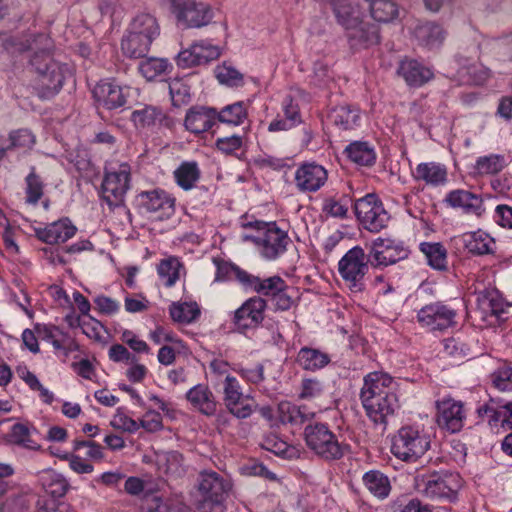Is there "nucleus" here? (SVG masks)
Segmentation results:
<instances>
[{"mask_svg": "<svg viewBox=\"0 0 512 512\" xmlns=\"http://www.w3.org/2000/svg\"><path fill=\"white\" fill-rule=\"evenodd\" d=\"M391 376L381 373H369L364 378V385L360 392V399L368 418L383 428L388 423V417L393 416L399 408V401L396 393L392 391Z\"/></svg>", "mask_w": 512, "mask_h": 512, "instance_id": "1", "label": "nucleus"}, {"mask_svg": "<svg viewBox=\"0 0 512 512\" xmlns=\"http://www.w3.org/2000/svg\"><path fill=\"white\" fill-rule=\"evenodd\" d=\"M30 65L39 75L38 87L45 98L58 93L71 73L68 65L56 61L47 49L35 52L30 59Z\"/></svg>", "mask_w": 512, "mask_h": 512, "instance_id": "2", "label": "nucleus"}, {"mask_svg": "<svg viewBox=\"0 0 512 512\" xmlns=\"http://www.w3.org/2000/svg\"><path fill=\"white\" fill-rule=\"evenodd\" d=\"M306 445L325 461L341 459L349 446L338 441L336 435L324 423L309 424L304 429Z\"/></svg>", "mask_w": 512, "mask_h": 512, "instance_id": "3", "label": "nucleus"}, {"mask_svg": "<svg viewBox=\"0 0 512 512\" xmlns=\"http://www.w3.org/2000/svg\"><path fill=\"white\" fill-rule=\"evenodd\" d=\"M430 443L429 435L405 426L393 437L391 452L402 461L415 462L427 452Z\"/></svg>", "mask_w": 512, "mask_h": 512, "instance_id": "4", "label": "nucleus"}, {"mask_svg": "<svg viewBox=\"0 0 512 512\" xmlns=\"http://www.w3.org/2000/svg\"><path fill=\"white\" fill-rule=\"evenodd\" d=\"M371 264L370 253L365 254L360 246L348 250L338 263V271L352 292H362L365 289L364 278Z\"/></svg>", "mask_w": 512, "mask_h": 512, "instance_id": "5", "label": "nucleus"}, {"mask_svg": "<svg viewBox=\"0 0 512 512\" xmlns=\"http://www.w3.org/2000/svg\"><path fill=\"white\" fill-rule=\"evenodd\" d=\"M172 12L177 20L187 28H200L208 25L213 17L209 5L196 0H170Z\"/></svg>", "mask_w": 512, "mask_h": 512, "instance_id": "6", "label": "nucleus"}, {"mask_svg": "<svg viewBox=\"0 0 512 512\" xmlns=\"http://www.w3.org/2000/svg\"><path fill=\"white\" fill-rule=\"evenodd\" d=\"M456 311L442 302L430 303L417 313L418 322L429 329L443 331L456 324Z\"/></svg>", "mask_w": 512, "mask_h": 512, "instance_id": "7", "label": "nucleus"}, {"mask_svg": "<svg viewBox=\"0 0 512 512\" xmlns=\"http://www.w3.org/2000/svg\"><path fill=\"white\" fill-rule=\"evenodd\" d=\"M371 265L374 267L393 265L408 257L409 251L402 243L378 238L370 246Z\"/></svg>", "mask_w": 512, "mask_h": 512, "instance_id": "8", "label": "nucleus"}, {"mask_svg": "<svg viewBox=\"0 0 512 512\" xmlns=\"http://www.w3.org/2000/svg\"><path fill=\"white\" fill-rule=\"evenodd\" d=\"M128 164H122L120 170L106 173L102 182L103 199L110 205H118L129 189L130 170Z\"/></svg>", "mask_w": 512, "mask_h": 512, "instance_id": "9", "label": "nucleus"}, {"mask_svg": "<svg viewBox=\"0 0 512 512\" xmlns=\"http://www.w3.org/2000/svg\"><path fill=\"white\" fill-rule=\"evenodd\" d=\"M198 488L203 497V503L208 504L209 509H213L222 504L231 485L218 473L209 472L201 474Z\"/></svg>", "mask_w": 512, "mask_h": 512, "instance_id": "10", "label": "nucleus"}, {"mask_svg": "<svg viewBox=\"0 0 512 512\" xmlns=\"http://www.w3.org/2000/svg\"><path fill=\"white\" fill-rule=\"evenodd\" d=\"M436 408V421L441 428L452 433L461 430L464 419L463 405L461 402L451 398L443 399L436 402Z\"/></svg>", "mask_w": 512, "mask_h": 512, "instance_id": "11", "label": "nucleus"}, {"mask_svg": "<svg viewBox=\"0 0 512 512\" xmlns=\"http://www.w3.org/2000/svg\"><path fill=\"white\" fill-rule=\"evenodd\" d=\"M266 301L260 297L247 300L234 313V323L240 330L257 327L264 319Z\"/></svg>", "mask_w": 512, "mask_h": 512, "instance_id": "12", "label": "nucleus"}, {"mask_svg": "<svg viewBox=\"0 0 512 512\" xmlns=\"http://www.w3.org/2000/svg\"><path fill=\"white\" fill-rule=\"evenodd\" d=\"M327 170L314 162L302 164L296 171L295 182L299 190L315 192L327 181Z\"/></svg>", "mask_w": 512, "mask_h": 512, "instance_id": "13", "label": "nucleus"}, {"mask_svg": "<svg viewBox=\"0 0 512 512\" xmlns=\"http://www.w3.org/2000/svg\"><path fill=\"white\" fill-rule=\"evenodd\" d=\"M352 48H369L381 42V31L378 24L362 18L357 25L346 33Z\"/></svg>", "mask_w": 512, "mask_h": 512, "instance_id": "14", "label": "nucleus"}, {"mask_svg": "<svg viewBox=\"0 0 512 512\" xmlns=\"http://www.w3.org/2000/svg\"><path fill=\"white\" fill-rule=\"evenodd\" d=\"M445 202L452 208H460L465 214L481 217L485 212L481 195L464 189L449 192Z\"/></svg>", "mask_w": 512, "mask_h": 512, "instance_id": "15", "label": "nucleus"}, {"mask_svg": "<svg viewBox=\"0 0 512 512\" xmlns=\"http://www.w3.org/2000/svg\"><path fill=\"white\" fill-rule=\"evenodd\" d=\"M289 242L287 232L278 228L275 222L261 236V255L268 260H274L286 251Z\"/></svg>", "mask_w": 512, "mask_h": 512, "instance_id": "16", "label": "nucleus"}, {"mask_svg": "<svg viewBox=\"0 0 512 512\" xmlns=\"http://www.w3.org/2000/svg\"><path fill=\"white\" fill-rule=\"evenodd\" d=\"M217 109L207 106H193L188 109L184 126L194 134H201L210 130L216 123Z\"/></svg>", "mask_w": 512, "mask_h": 512, "instance_id": "17", "label": "nucleus"}, {"mask_svg": "<svg viewBox=\"0 0 512 512\" xmlns=\"http://www.w3.org/2000/svg\"><path fill=\"white\" fill-rule=\"evenodd\" d=\"M92 93L98 105L108 110L120 108L126 103L123 88L110 82L98 83Z\"/></svg>", "mask_w": 512, "mask_h": 512, "instance_id": "18", "label": "nucleus"}, {"mask_svg": "<svg viewBox=\"0 0 512 512\" xmlns=\"http://www.w3.org/2000/svg\"><path fill=\"white\" fill-rule=\"evenodd\" d=\"M397 72L409 86L414 87L424 85L434 76L430 68L415 59L408 58L400 62Z\"/></svg>", "mask_w": 512, "mask_h": 512, "instance_id": "19", "label": "nucleus"}, {"mask_svg": "<svg viewBox=\"0 0 512 512\" xmlns=\"http://www.w3.org/2000/svg\"><path fill=\"white\" fill-rule=\"evenodd\" d=\"M454 477L451 474L433 473L425 484V494L431 498L448 499L452 501L456 498V488L452 485Z\"/></svg>", "mask_w": 512, "mask_h": 512, "instance_id": "20", "label": "nucleus"}, {"mask_svg": "<svg viewBox=\"0 0 512 512\" xmlns=\"http://www.w3.org/2000/svg\"><path fill=\"white\" fill-rule=\"evenodd\" d=\"M445 29L436 22H425L414 28L413 35L418 44L429 49L440 47L446 38Z\"/></svg>", "mask_w": 512, "mask_h": 512, "instance_id": "21", "label": "nucleus"}, {"mask_svg": "<svg viewBox=\"0 0 512 512\" xmlns=\"http://www.w3.org/2000/svg\"><path fill=\"white\" fill-rule=\"evenodd\" d=\"M186 399L202 414L212 416L216 413L217 402L212 391L207 385L197 384L186 393Z\"/></svg>", "mask_w": 512, "mask_h": 512, "instance_id": "22", "label": "nucleus"}, {"mask_svg": "<svg viewBox=\"0 0 512 512\" xmlns=\"http://www.w3.org/2000/svg\"><path fill=\"white\" fill-rule=\"evenodd\" d=\"M331 6L337 23L345 29L346 33L364 18L361 8L348 0H338Z\"/></svg>", "mask_w": 512, "mask_h": 512, "instance_id": "23", "label": "nucleus"}, {"mask_svg": "<svg viewBox=\"0 0 512 512\" xmlns=\"http://www.w3.org/2000/svg\"><path fill=\"white\" fill-rule=\"evenodd\" d=\"M39 240L47 244L63 243L74 236L76 227L67 221H57L46 228L35 230Z\"/></svg>", "mask_w": 512, "mask_h": 512, "instance_id": "24", "label": "nucleus"}, {"mask_svg": "<svg viewBox=\"0 0 512 512\" xmlns=\"http://www.w3.org/2000/svg\"><path fill=\"white\" fill-rule=\"evenodd\" d=\"M131 119L136 125L142 127L156 124L166 128H172L174 126L172 118L168 117L161 109L153 106H146L143 109L133 111Z\"/></svg>", "mask_w": 512, "mask_h": 512, "instance_id": "25", "label": "nucleus"}, {"mask_svg": "<svg viewBox=\"0 0 512 512\" xmlns=\"http://www.w3.org/2000/svg\"><path fill=\"white\" fill-rule=\"evenodd\" d=\"M128 30L154 41L160 35L157 18L147 12H141L132 18Z\"/></svg>", "mask_w": 512, "mask_h": 512, "instance_id": "26", "label": "nucleus"}, {"mask_svg": "<svg viewBox=\"0 0 512 512\" xmlns=\"http://www.w3.org/2000/svg\"><path fill=\"white\" fill-rule=\"evenodd\" d=\"M460 49L461 51L456 55L458 62L462 65L458 70L459 76L468 84L482 85L489 77L488 69L476 64H462V62L466 61L468 58L466 57L468 49L465 47H461Z\"/></svg>", "mask_w": 512, "mask_h": 512, "instance_id": "27", "label": "nucleus"}, {"mask_svg": "<svg viewBox=\"0 0 512 512\" xmlns=\"http://www.w3.org/2000/svg\"><path fill=\"white\" fill-rule=\"evenodd\" d=\"M414 178L424 181L427 185H442L447 180V170L444 165L435 162H425L417 165Z\"/></svg>", "mask_w": 512, "mask_h": 512, "instance_id": "28", "label": "nucleus"}, {"mask_svg": "<svg viewBox=\"0 0 512 512\" xmlns=\"http://www.w3.org/2000/svg\"><path fill=\"white\" fill-rule=\"evenodd\" d=\"M153 41L146 37L140 36L130 30L122 39L121 49L129 58L139 59L146 57Z\"/></svg>", "mask_w": 512, "mask_h": 512, "instance_id": "29", "label": "nucleus"}, {"mask_svg": "<svg viewBox=\"0 0 512 512\" xmlns=\"http://www.w3.org/2000/svg\"><path fill=\"white\" fill-rule=\"evenodd\" d=\"M296 362L308 371H315L325 367L330 362L328 354L310 347H303L297 354Z\"/></svg>", "mask_w": 512, "mask_h": 512, "instance_id": "30", "label": "nucleus"}, {"mask_svg": "<svg viewBox=\"0 0 512 512\" xmlns=\"http://www.w3.org/2000/svg\"><path fill=\"white\" fill-rule=\"evenodd\" d=\"M463 243L469 253L473 255L481 256L494 252L492 247L495 244L494 239L481 231L464 235Z\"/></svg>", "mask_w": 512, "mask_h": 512, "instance_id": "31", "label": "nucleus"}, {"mask_svg": "<svg viewBox=\"0 0 512 512\" xmlns=\"http://www.w3.org/2000/svg\"><path fill=\"white\" fill-rule=\"evenodd\" d=\"M371 17L378 23L393 22L399 16V7L392 0H368Z\"/></svg>", "mask_w": 512, "mask_h": 512, "instance_id": "32", "label": "nucleus"}, {"mask_svg": "<svg viewBox=\"0 0 512 512\" xmlns=\"http://www.w3.org/2000/svg\"><path fill=\"white\" fill-rule=\"evenodd\" d=\"M328 118L332 123L343 130L353 129L360 119L359 110L349 105L334 107L330 110Z\"/></svg>", "mask_w": 512, "mask_h": 512, "instance_id": "33", "label": "nucleus"}, {"mask_svg": "<svg viewBox=\"0 0 512 512\" xmlns=\"http://www.w3.org/2000/svg\"><path fill=\"white\" fill-rule=\"evenodd\" d=\"M419 249L433 269L439 271L447 269V250L440 242H422Z\"/></svg>", "mask_w": 512, "mask_h": 512, "instance_id": "34", "label": "nucleus"}, {"mask_svg": "<svg viewBox=\"0 0 512 512\" xmlns=\"http://www.w3.org/2000/svg\"><path fill=\"white\" fill-rule=\"evenodd\" d=\"M347 156L361 166H372L376 161V153L368 142L355 141L345 149Z\"/></svg>", "mask_w": 512, "mask_h": 512, "instance_id": "35", "label": "nucleus"}, {"mask_svg": "<svg viewBox=\"0 0 512 512\" xmlns=\"http://www.w3.org/2000/svg\"><path fill=\"white\" fill-rule=\"evenodd\" d=\"M139 196L142 199V206L148 212L152 213L165 209L173 211L174 200L167 197L163 191L153 190L142 192Z\"/></svg>", "mask_w": 512, "mask_h": 512, "instance_id": "36", "label": "nucleus"}, {"mask_svg": "<svg viewBox=\"0 0 512 512\" xmlns=\"http://www.w3.org/2000/svg\"><path fill=\"white\" fill-rule=\"evenodd\" d=\"M247 117L248 111L245 103L238 101L217 111L216 120L221 123L238 126L241 125Z\"/></svg>", "mask_w": 512, "mask_h": 512, "instance_id": "37", "label": "nucleus"}, {"mask_svg": "<svg viewBox=\"0 0 512 512\" xmlns=\"http://www.w3.org/2000/svg\"><path fill=\"white\" fill-rule=\"evenodd\" d=\"M177 184L184 190H190L200 178V170L196 162H183L174 171Z\"/></svg>", "mask_w": 512, "mask_h": 512, "instance_id": "38", "label": "nucleus"}, {"mask_svg": "<svg viewBox=\"0 0 512 512\" xmlns=\"http://www.w3.org/2000/svg\"><path fill=\"white\" fill-rule=\"evenodd\" d=\"M169 311L173 321L181 324L192 323L200 315V309L196 302H174L171 304Z\"/></svg>", "mask_w": 512, "mask_h": 512, "instance_id": "39", "label": "nucleus"}, {"mask_svg": "<svg viewBox=\"0 0 512 512\" xmlns=\"http://www.w3.org/2000/svg\"><path fill=\"white\" fill-rule=\"evenodd\" d=\"M364 485L379 498H385L390 492V482L387 476L379 471H369L363 476Z\"/></svg>", "mask_w": 512, "mask_h": 512, "instance_id": "40", "label": "nucleus"}, {"mask_svg": "<svg viewBox=\"0 0 512 512\" xmlns=\"http://www.w3.org/2000/svg\"><path fill=\"white\" fill-rule=\"evenodd\" d=\"M389 215L382 203L376 205V207L368 213V215L362 216L359 222L363 225L366 230L370 232H379L387 226L389 221Z\"/></svg>", "mask_w": 512, "mask_h": 512, "instance_id": "41", "label": "nucleus"}, {"mask_svg": "<svg viewBox=\"0 0 512 512\" xmlns=\"http://www.w3.org/2000/svg\"><path fill=\"white\" fill-rule=\"evenodd\" d=\"M26 203L36 205L44 194V182L36 173L35 167L31 168L30 173L25 178Z\"/></svg>", "mask_w": 512, "mask_h": 512, "instance_id": "42", "label": "nucleus"}, {"mask_svg": "<svg viewBox=\"0 0 512 512\" xmlns=\"http://www.w3.org/2000/svg\"><path fill=\"white\" fill-rule=\"evenodd\" d=\"M181 264L175 257L161 260L157 271L167 287L173 286L179 279V268Z\"/></svg>", "mask_w": 512, "mask_h": 512, "instance_id": "43", "label": "nucleus"}, {"mask_svg": "<svg viewBox=\"0 0 512 512\" xmlns=\"http://www.w3.org/2000/svg\"><path fill=\"white\" fill-rule=\"evenodd\" d=\"M168 68V62L163 58H146L139 64V71L148 80H153Z\"/></svg>", "mask_w": 512, "mask_h": 512, "instance_id": "44", "label": "nucleus"}, {"mask_svg": "<svg viewBox=\"0 0 512 512\" xmlns=\"http://www.w3.org/2000/svg\"><path fill=\"white\" fill-rule=\"evenodd\" d=\"M278 410L282 423L301 425L307 419L300 407L291 404L290 402H281L278 406Z\"/></svg>", "mask_w": 512, "mask_h": 512, "instance_id": "45", "label": "nucleus"}, {"mask_svg": "<svg viewBox=\"0 0 512 512\" xmlns=\"http://www.w3.org/2000/svg\"><path fill=\"white\" fill-rule=\"evenodd\" d=\"M34 329L40 339L51 342L56 350L63 348L62 338L59 339L57 336L64 333L57 326L37 323Z\"/></svg>", "mask_w": 512, "mask_h": 512, "instance_id": "46", "label": "nucleus"}, {"mask_svg": "<svg viewBox=\"0 0 512 512\" xmlns=\"http://www.w3.org/2000/svg\"><path fill=\"white\" fill-rule=\"evenodd\" d=\"M43 486L53 497H62L68 489L67 481L60 474L53 472L47 473Z\"/></svg>", "mask_w": 512, "mask_h": 512, "instance_id": "47", "label": "nucleus"}, {"mask_svg": "<svg viewBox=\"0 0 512 512\" xmlns=\"http://www.w3.org/2000/svg\"><path fill=\"white\" fill-rule=\"evenodd\" d=\"M10 440L17 445L24 446L29 449H37L39 446L30 438L29 428L21 423L12 426L9 434Z\"/></svg>", "mask_w": 512, "mask_h": 512, "instance_id": "48", "label": "nucleus"}, {"mask_svg": "<svg viewBox=\"0 0 512 512\" xmlns=\"http://www.w3.org/2000/svg\"><path fill=\"white\" fill-rule=\"evenodd\" d=\"M172 104L175 107H181L190 102V88L179 80H175L169 86Z\"/></svg>", "mask_w": 512, "mask_h": 512, "instance_id": "49", "label": "nucleus"}, {"mask_svg": "<svg viewBox=\"0 0 512 512\" xmlns=\"http://www.w3.org/2000/svg\"><path fill=\"white\" fill-rule=\"evenodd\" d=\"M216 77L220 83L228 86H239L243 82V75L231 66H219L216 70Z\"/></svg>", "mask_w": 512, "mask_h": 512, "instance_id": "50", "label": "nucleus"}, {"mask_svg": "<svg viewBox=\"0 0 512 512\" xmlns=\"http://www.w3.org/2000/svg\"><path fill=\"white\" fill-rule=\"evenodd\" d=\"M243 140L242 135L233 134L217 138L215 146L222 153L231 155L243 146Z\"/></svg>", "mask_w": 512, "mask_h": 512, "instance_id": "51", "label": "nucleus"}, {"mask_svg": "<svg viewBox=\"0 0 512 512\" xmlns=\"http://www.w3.org/2000/svg\"><path fill=\"white\" fill-rule=\"evenodd\" d=\"M495 388L500 391H512V367L503 366L491 375Z\"/></svg>", "mask_w": 512, "mask_h": 512, "instance_id": "52", "label": "nucleus"}, {"mask_svg": "<svg viewBox=\"0 0 512 512\" xmlns=\"http://www.w3.org/2000/svg\"><path fill=\"white\" fill-rule=\"evenodd\" d=\"M503 157L498 155H490L480 157L476 162L478 171L482 174H496L503 168Z\"/></svg>", "mask_w": 512, "mask_h": 512, "instance_id": "53", "label": "nucleus"}, {"mask_svg": "<svg viewBox=\"0 0 512 512\" xmlns=\"http://www.w3.org/2000/svg\"><path fill=\"white\" fill-rule=\"evenodd\" d=\"M253 288L258 293L273 297V292H278L284 288V281L279 276L269 277L264 280H260L258 277V282L254 283Z\"/></svg>", "mask_w": 512, "mask_h": 512, "instance_id": "54", "label": "nucleus"}, {"mask_svg": "<svg viewBox=\"0 0 512 512\" xmlns=\"http://www.w3.org/2000/svg\"><path fill=\"white\" fill-rule=\"evenodd\" d=\"M9 139L11 141L10 148L30 149L35 143L34 135L27 129H19L10 133Z\"/></svg>", "mask_w": 512, "mask_h": 512, "instance_id": "55", "label": "nucleus"}, {"mask_svg": "<svg viewBox=\"0 0 512 512\" xmlns=\"http://www.w3.org/2000/svg\"><path fill=\"white\" fill-rule=\"evenodd\" d=\"M165 471L167 474L181 476L184 473L183 455L178 451H168L164 454Z\"/></svg>", "mask_w": 512, "mask_h": 512, "instance_id": "56", "label": "nucleus"}, {"mask_svg": "<svg viewBox=\"0 0 512 512\" xmlns=\"http://www.w3.org/2000/svg\"><path fill=\"white\" fill-rule=\"evenodd\" d=\"M238 382L235 377L228 375L225 378L224 383V401L226 407L234 406L235 404H239V400H241L242 393L238 391Z\"/></svg>", "mask_w": 512, "mask_h": 512, "instance_id": "57", "label": "nucleus"}, {"mask_svg": "<svg viewBox=\"0 0 512 512\" xmlns=\"http://www.w3.org/2000/svg\"><path fill=\"white\" fill-rule=\"evenodd\" d=\"M382 203L378 196L374 193L367 194L366 196L358 199L354 204V211L357 219L359 220L364 215H368L376 205Z\"/></svg>", "mask_w": 512, "mask_h": 512, "instance_id": "58", "label": "nucleus"}, {"mask_svg": "<svg viewBox=\"0 0 512 512\" xmlns=\"http://www.w3.org/2000/svg\"><path fill=\"white\" fill-rule=\"evenodd\" d=\"M193 47L194 51L199 54V59L202 64H207L217 59L221 54L219 47L208 44L205 41L194 43Z\"/></svg>", "mask_w": 512, "mask_h": 512, "instance_id": "59", "label": "nucleus"}, {"mask_svg": "<svg viewBox=\"0 0 512 512\" xmlns=\"http://www.w3.org/2000/svg\"><path fill=\"white\" fill-rule=\"evenodd\" d=\"M261 447L267 451L273 452L276 455H281L286 452L288 445L276 434L269 433L263 438Z\"/></svg>", "mask_w": 512, "mask_h": 512, "instance_id": "60", "label": "nucleus"}, {"mask_svg": "<svg viewBox=\"0 0 512 512\" xmlns=\"http://www.w3.org/2000/svg\"><path fill=\"white\" fill-rule=\"evenodd\" d=\"M176 61L177 65L184 69L202 65L199 54L194 51L193 44L188 49L179 52Z\"/></svg>", "mask_w": 512, "mask_h": 512, "instance_id": "61", "label": "nucleus"}, {"mask_svg": "<svg viewBox=\"0 0 512 512\" xmlns=\"http://www.w3.org/2000/svg\"><path fill=\"white\" fill-rule=\"evenodd\" d=\"M109 358L114 362L135 363L137 358L121 344H114L109 349Z\"/></svg>", "mask_w": 512, "mask_h": 512, "instance_id": "62", "label": "nucleus"}, {"mask_svg": "<svg viewBox=\"0 0 512 512\" xmlns=\"http://www.w3.org/2000/svg\"><path fill=\"white\" fill-rule=\"evenodd\" d=\"M140 426L147 432H157L162 429V417L155 411H149L145 414L144 418L140 421Z\"/></svg>", "mask_w": 512, "mask_h": 512, "instance_id": "63", "label": "nucleus"}, {"mask_svg": "<svg viewBox=\"0 0 512 512\" xmlns=\"http://www.w3.org/2000/svg\"><path fill=\"white\" fill-rule=\"evenodd\" d=\"M495 221L504 228L512 229V207L498 205L495 209Z\"/></svg>", "mask_w": 512, "mask_h": 512, "instance_id": "64", "label": "nucleus"}]
</instances>
